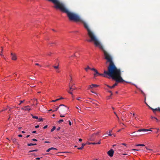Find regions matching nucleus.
Masks as SVG:
<instances>
[{
    "label": "nucleus",
    "instance_id": "f3484780",
    "mask_svg": "<svg viewBox=\"0 0 160 160\" xmlns=\"http://www.w3.org/2000/svg\"><path fill=\"white\" fill-rule=\"evenodd\" d=\"M55 129H56V127L55 126L53 127L52 128L51 130V132H53L54 130H55Z\"/></svg>",
    "mask_w": 160,
    "mask_h": 160
},
{
    "label": "nucleus",
    "instance_id": "0eeeda50",
    "mask_svg": "<svg viewBox=\"0 0 160 160\" xmlns=\"http://www.w3.org/2000/svg\"><path fill=\"white\" fill-rule=\"evenodd\" d=\"M98 85L94 84H92L91 85L88 86V89H90L91 88H96L98 87Z\"/></svg>",
    "mask_w": 160,
    "mask_h": 160
},
{
    "label": "nucleus",
    "instance_id": "f704fd0d",
    "mask_svg": "<svg viewBox=\"0 0 160 160\" xmlns=\"http://www.w3.org/2000/svg\"><path fill=\"white\" fill-rule=\"evenodd\" d=\"M86 145L85 144H84V143H82V148H83L84 146H85V145Z\"/></svg>",
    "mask_w": 160,
    "mask_h": 160
},
{
    "label": "nucleus",
    "instance_id": "c03bdc74",
    "mask_svg": "<svg viewBox=\"0 0 160 160\" xmlns=\"http://www.w3.org/2000/svg\"><path fill=\"white\" fill-rule=\"evenodd\" d=\"M68 122H69V125H72V123H71V122L70 121H69Z\"/></svg>",
    "mask_w": 160,
    "mask_h": 160
},
{
    "label": "nucleus",
    "instance_id": "4be33fe9",
    "mask_svg": "<svg viewBox=\"0 0 160 160\" xmlns=\"http://www.w3.org/2000/svg\"><path fill=\"white\" fill-rule=\"evenodd\" d=\"M100 133V132L98 131V132H96V133H93V134H95V136L96 135H98Z\"/></svg>",
    "mask_w": 160,
    "mask_h": 160
},
{
    "label": "nucleus",
    "instance_id": "5701e85b",
    "mask_svg": "<svg viewBox=\"0 0 160 160\" xmlns=\"http://www.w3.org/2000/svg\"><path fill=\"white\" fill-rule=\"evenodd\" d=\"M112 130H110L109 131V134H108V135L109 136H111L112 135V134H111V132H112Z\"/></svg>",
    "mask_w": 160,
    "mask_h": 160
},
{
    "label": "nucleus",
    "instance_id": "2eb2a0df",
    "mask_svg": "<svg viewBox=\"0 0 160 160\" xmlns=\"http://www.w3.org/2000/svg\"><path fill=\"white\" fill-rule=\"evenodd\" d=\"M85 69L86 71L87 72L88 69H90V68L89 67V66H87V68H85Z\"/></svg>",
    "mask_w": 160,
    "mask_h": 160
},
{
    "label": "nucleus",
    "instance_id": "a19ab883",
    "mask_svg": "<svg viewBox=\"0 0 160 160\" xmlns=\"http://www.w3.org/2000/svg\"><path fill=\"white\" fill-rule=\"evenodd\" d=\"M47 127H48V126L47 125H46V126H44L43 127V128L46 129V128H47Z\"/></svg>",
    "mask_w": 160,
    "mask_h": 160
},
{
    "label": "nucleus",
    "instance_id": "0e129e2a",
    "mask_svg": "<svg viewBox=\"0 0 160 160\" xmlns=\"http://www.w3.org/2000/svg\"><path fill=\"white\" fill-rule=\"evenodd\" d=\"M107 86L108 87V88H111V86H109L108 85H107Z\"/></svg>",
    "mask_w": 160,
    "mask_h": 160
},
{
    "label": "nucleus",
    "instance_id": "4d7b16f0",
    "mask_svg": "<svg viewBox=\"0 0 160 160\" xmlns=\"http://www.w3.org/2000/svg\"><path fill=\"white\" fill-rule=\"evenodd\" d=\"M93 104H94L95 105V106H98V105L97 103H93Z\"/></svg>",
    "mask_w": 160,
    "mask_h": 160
},
{
    "label": "nucleus",
    "instance_id": "680f3d73",
    "mask_svg": "<svg viewBox=\"0 0 160 160\" xmlns=\"http://www.w3.org/2000/svg\"><path fill=\"white\" fill-rule=\"evenodd\" d=\"M82 141V139H81V138H80V139H79V142H81Z\"/></svg>",
    "mask_w": 160,
    "mask_h": 160
},
{
    "label": "nucleus",
    "instance_id": "473e14b6",
    "mask_svg": "<svg viewBox=\"0 0 160 160\" xmlns=\"http://www.w3.org/2000/svg\"><path fill=\"white\" fill-rule=\"evenodd\" d=\"M68 92L70 94H71V95H72V92H70V91H68Z\"/></svg>",
    "mask_w": 160,
    "mask_h": 160
},
{
    "label": "nucleus",
    "instance_id": "f8f14e48",
    "mask_svg": "<svg viewBox=\"0 0 160 160\" xmlns=\"http://www.w3.org/2000/svg\"><path fill=\"white\" fill-rule=\"evenodd\" d=\"M37 144L36 143L32 144V143H28V146H34L36 145Z\"/></svg>",
    "mask_w": 160,
    "mask_h": 160
},
{
    "label": "nucleus",
    "instance_id": "603ef678",
    "mask_svg": "<svg viewBox=\"0 0 160 160\" xmlns=\"http://www.w3.org/2000/svg\"><path fill=\"white\" fill-rule=\"evenodd\" d=\"M122 145H123L125 146H126V144L124 143H122Z\"/></svg>",
    "mask_w": 160,
    "mask_h": 160
},
{
    "label": "nucleus",
    "instance_id": "f03ea898",
    "mask_svg": "<svg viewBox=\"0 0 160 160\" xmlns=\"http://www.w3.org/2000/svg\"><path fill=\"white\" fill-rule=\"evenodd\" d=\"M59 108V113H63L68 109V108L63 104H61L58 107Z\"/></svg>",
    "mask_w": 160,
    "mask_h": 160
},
{
    "label": "nucleus",
    "instance_id": "a878e982",
    "mask_svg": "<svg viewBox=\"0 0 160 160\" xmlns=\"http://www.w3.org/2000/svg\"><path fill=\"white\" fill-rule=\"evenodd\" d=\"M69 83H70V86H72L73 87V86H74L75 84L74 83H72L71 82H70Z\"/></svg>",
    "mask_w": 160,
    "mask_h": 160
},
{
    "label": "nucleus",
    "instance_id": "c9c22d12",
    "mask_svg": "<svg viewBox=\"0 0 160 160\" xmlns=\"http://www.w3.org/2000/svg\"><path fill=\"white\" fill-rule=\"evenodd\" d=\"M7 109V108H6L5 109H2L1 111H0V112H2V111H5Z\"/></svg>",
    "mask_w": 160,
    "mask_h": 160
},
{
    "label": "nucleus",
    "instance_id": "4c0bfd02",
    "mask_svg": "<svg viewBox=\"0 0 160 160\" xmlns=\"http://www.w3.org/2000/svg\"><path fill=\"white\" fill-rule=\"evenodd\" d=\"M32 140L34 141H37V140L36 139H32Z\"/></svg>",
    "mask_w": 160,
    "mask_h": 160
},
{
    "label": "nucleus",
    "instance_id": "052dcab7",
    "mask_svg": "<svg viewBox=\"0 0 160 160\" xmlns=\"http://www.w3.org/2000/svg\"><path fill=\"white\" fill-rule=\"evenodd\" d=\"M145 103L149 107V108L150 107L148 104L147 103H146V102L145 101Z\"/></svg>",
    "mask_w": 160,
    "mask_h": 160
},
{
    "label": "nucleus",
    "instance_id": "ea45409f",
    "mask_svg": "<svg viewBox=\"0 0 160 160\" xmlns=\"http://www.w3.org/2000/svg\"><path fill=\"white\" fill-rule=\"evenodd\" d=\"M60 127H58L57 129V131H59L60 130Z\"/></svg>",
    "mask_w": 160,
    "mask_h": 160
},
{
    "label": "nucleus",
    "instance_id": "39448f33",
    "mask_svg": "<svg viewBox=\"0 0 160 160\" xmlns=\"http://www.w3.org/2000/svg\"><path fill=\"white\" fill-rule=\"evenodd\" d=\"M12 56V59L13 60H16L17 59L16 55L15 54L11 53V54Z\"/></svg>",
    "mask_w": 160,
    "mask_h": 160
},
{
    "label": "nucleus",
    "instance_id": "6e6d98bb",
    "mask_svg": "<svg viewBox=\"0 0 160 160\" xmlns=\"http://www.w3.org/2000/svg\"><path fill=\"white\" fill-rule=\"evenodd\" d=\"M100 143H101V142H100V141L98 143H97V144H100Z\"/></svg>",
    "mask_w": 160,
    "mask_h": 160
},
{
    "label": "nucleus",
    "instance_id": "49530a36",
    "mask_svg": "<svg viewBox=\"0 0 160 160\" xmlns=\"http://www.w3.org/2000/svg\"><path fill=\"white\" fill-rule=\"evenodd\" d=\"M39 126L38 125H37V126H36L35 127L36 128H39Z\"/></svg>",
    "mask_w": 160,
    "mask_h": 160
},
{
    "label": "nucleus",
    "instance_id": "3c124183",
    "mask_svg": "<svg viewBox=\"0 0 160 160\" xmlns=\"http://www.w3.org/2000/svg\"><path fill=\"white\" fill-rule=\"evenodd\" d=\"M52 54L51 52H50L49 53H48V55H49V56H50V55Z\"/></svg>",
    "mask_w": 160,
    "mask_h": 160
},
{
    "label": "nucleus",
    "instance_id": "338daca9",
    "mask_svg": "<svg viewBox=\"0 0 160 160\" xmlns=\"http://www.w3.org/2000/svg\"><path fill=\"white\" fill-rule=\"evenodd\" d=\"M56 72H60L59 71L58 69H57L56 70Z\"/></svg>",
    "mask_w": 160,
    "mask_h": 160
},
{
    "label": "nucleus",
    "instance_id": "e2e57ef3",
    "mask_svg": "<svg viewBox=\"0 0 160 160\" xmlns=\"http://www.w3.org/2000/svg\"><path fill=\"white\" fill-rule=\"evenodd\" d=\"M113 112H114V113L116 115V116H117V114H116V112H114V111Z\"/></svg>",
    "mask_w": 160,
    "mask_h": 160
},
{
    "label": "nucleus",
    "instance_id": "cd10ccee",
    "mask_svg": "<svg viewBox=\"0 0 160 160\" xmlns=\"http://www.w3.org/2000/svg\"><path fill=\"white\" fill-rule=\"evenodd\" d=\"M51 149L50 148H48V149H47L46 151V152H49L50 150H51Z\"/></svg>",
    "mask_w": 160,
    "mask_h": 160
},
{
    "label": "nucleus",
    "instance_id": "bf43d9fd",
    "mask_svg": "<svg viewBox=\"0 0 160 160\" xmlns=\"http://www.w3.org/2000/svg\"><path fill=\"white\" fill-rule=\"evenodd\" d=\"M32 132V133H36V131H34Z\"/></svg>",
    "mask_w": 160,
    "mask_h": 160
},
{
    "label": "nucleus",
    "instance_id": "e433bc0d",
    "mask_svg": "<svg viewBox=\"0 0 160 160\" xmlns=\"http://www.w3.org/2000/svg\"><path fill=\"white\" fill-rule=\"evenodd\" d=\"M42 121V118H40L39 119V121Z\"/></svg>",
    "mask_w": 160,
    "mask_h": 160
},
{
    "label": "nucleus",
    "instance_id": "a211bd4d",
    "mask_svg": "<svg viewBox=\"0 0 160 160\" xmlns=\"http://www.w3.org/2000/svg\"><path fill=\"white\" fill-rule=\"evenodd\" d=\"M32 116L33 118L36 119H38V117L36 116H33V115H32Z\"/></svg>",
    "mask_w": 160,
    "mask_h": 160
},
{
    "label": "nucleus",
    "instance_id": "c756f323",
    "mask_svg": "<svg viewBox=\"0 0 160 160\" xmlns=\"http://www.w3.org/2000/svg\"><path fill=\"white\" fill-rule=\"evenodd\" d=\"M90 69H91V70H93V71H95V70H96V69L95 68H90Z\"/></svg>",
    "mask_w": 160,
    "mask_h": 160
},
{
    "label": "nucleus",
    "instance_id": "f257e3e1",
    "mask_svg": "<svg viewBox=\"0 0 160 160\" xmlns=\"http://www.w3.org/2000/svg\"><path fill=\"white\" fill-rule=\"evenodd\" d=\"M62 12L67 14L70 20L75 22H80L83 24L85 28L87 30L88 35L90 38L87 40L88 42H93L96 47H99L102 50L104 53L105 58L107 60V63L109 62V65L108 67V70H104L103 73L100 74L98 72L97 70L94 71L95 77L100 75L105 78H112L117 82H124L121 77V72L120 69H118L112 61V58L111 55L106 51L103 46L101 44L94 32L90 29L88 24L83 21L77 14L71 12L69 10H60Z\"/></svg>",
    "mask_w": 160,
    "mask_h": 160
},
{
    "label": "nucleus",
    "instance_id": "79ce46f5",
    "mask_svg": "<svg viewBox=\"0 0 160 160\" xmlns=\"http://www.w3.org/2000/svg\"><path fill=\"white\" fill-rule=\"evenodd\" d=\"M70 82H71L72 81V77L70 75Z\"/></svg>",
    "mask_w": 160,
    "mask_h": 160
},
{
    "label": "nucleus",
    "instance_id": "dca6fc26",
    "mask_svg": "<svg viewBox=\"0 0 160 160\" xmlns=\"http://www.w3.org/2000/svg\"><path fill=\"white\" fill-rule=\"evenodd\" d=\"M1 48H2V51H1V53H2V51H3V48L2 47H1ZM0 55L2 57L4 58V56L2 54V53H1L0 54Z\"/></svg>",
    "mask_w": 160,
    "mask_h": 160
},
{
    "label": "nucleus",
    "instance_id": "1a4fd4ad",
    "mask_svg": "<svg viewBox=\"0 0 160 160\" xmlns=\"http://www.w3.org/2000/svg\"><path fill=\"white\" fill-rule=\"evenodd\" d=\"M12 140L13 142L14 143L18 144V142L17 141V140L15 138H12Z\"/></svg>",
    "mask_w": 160,
    "mask_h": 160
},
{
    "label": "nucleus",
    "instance_id": "72a5a7b5",
    "mask_svg": "<svg viewBox=\"0 0 160 160\" xmlns=\"http://www.w3.org/2000/svg\"><path fill=\"white\" fill-rule=\"evenodd\" d=\"M24 100H23V101H20V103L19 104V105L21 104L23 102H24Z\"/></svg>",
    "mask_w": 160,
    "mask_h": 160
},
{
    "label": "nucleus",
    "instance_id": "6e6552de",
    "mask_svg": "<svg viewBox=\"0 0 160 160\" xmlns=\"http://www.w3.org/2000/svg\"><path fill=\"white\" fill-rule=\"evenodd\" d=\"M150 108L152 110L154 113H155V111H159L160 112V108L158 107V108H156L155 109H153L151 107H150Z\"/></svg>",
    "mask_w": 160,
    "mask_h": 160
},
{
    "label": "nucleus",
    "instance_id": "37998d69",
    "mask_svg": "<svg viewBox=\"0 0 160 160\" xmlns=\"http://www.w3.org/2000/svg\"><path fill=\"white\" fill-rule=\"evenodd\" d=\"M64 117H65V116L63 115H60V117L61 118Z\"/></svg>",
    "mask_w": 160,
    "mask_h": 160
},
{
    "label": "nucleus",
    "instance_id": "b1692460",
    "mask_svg": "<svg viewBox=\"0 0 160 160\" xmlns=\"http://www.w3.org/2000/svg\"><path fill=\"white\" fill-rule=\"evenodd\" d=\"M63 119H61L58 121V122L59 123H60L61 122H63Z\"/></svg>",
    "mask_w": 160,
    "mask_h": 160
},
{
    "label": "nucleus",
    "instance_id": "bb28decb",
    "mask_svg": "<svg viewBox=\"0 0 160 160\" xmlns=\"http://www.w3.org/2000/svg\"><path fill=\"white\" fill-rule=\"evenodd\" d=\"M83 148L82 147V146L80 148H78V149L79 150H82L83 149Z\"/></svg>",
    "mask_w": 160,
    "mask_h": 160
},
{
    "label": "nucleus",
    "instance_id": "864d4df0",
    "mask_svg": "<svg viewBox=\"0 0 160 160\" xmlns=\"http://www.w3.org/2000/svg\"><path fill=\"white\" fill-rule=\"evenodd\" d=\"M109 92L110 93H111V95H112V91H109Z\"/></svg>",
    "mask_w": 160,
    "mask_h": 160
},
{
    "label": "nucleus",
    "instance_id": "5fc2aeb1",
    "mask_svg": "<svg viewBox=\"0 0 160 160\" xmlns=\"http://www.w3.org/2000/svg\"><path fill=\"white\" fill-rule=\"evenodd\" d=\"M18 136L20 137H22V135L21 134H19L18 135Z\"/></svg>",
    "mask_w": 160,
    "mask_h": 160
},
{
    "label": "nucleus",
    "instance_id": "c85d7f7f",
    "mask_svg": "<svg viewBox=\"0 0 160 160\" xmlns=\"http://www.w3.org/2000/svg\"><path fill=\"white\" fill-rule=\"evenodd\" d=\"M50 149H51V150H54V149H55V150H57V149H56V148H50Z\"/></svg>",
    "mask_w": 160,
    "mask_h": 160
},
{
    "label": "nucleus",
    "instance_id": "7ed1b4c3",
    "mask_svg": "<svg viewBox=\"0 0 160 160\" xmlns=\"http://www.w3.org/2000/svg\"><path fill=\"white\" fill-rule=\"evenodd\" d=\"M148 131H152L150 129H138V132H140L141 131L143 132H144L143 134H146V133H147L148 132Z\"/></svg>",
    "mask_w": 160,
    "mask_h": 160
},
{
    "label": "nucleus",
    "instance_id": "4468645a",
    "mask_svg": "<svg viewBox=\"0 0 160 160\" xmlns=\"http://www.w3.org/2000/svg\"><path fill=\"white\" fill-rule=\"evenodd\" d=\"M137 146H144L145 145L143 144H138L136 145Z\"/></svg>",
    "mask_w": 160,
    "mask_h": 160
},
{
    "label": "nucleus",
    "instance_id": "6ab92c4d",
    "mask_svg": "<svg viewBox=\"0 0 160 160\" xmlns=\"http://www.w3.org/2000/svg\"><path fill=\"white\" fill-rule=\"evenodd\" d=\"M56 107V108H55V110H54L53 112H55V111H57L58 110V109L59 108H59H58V107L57 106Z\"/></svg>",
    "mask_w": 160,
    "mask_h": 160
},
{
    "label": "nucleus",
    "instance_id": "ddd939ff",
    "mask_svg": "<svg viewBox=\"0 0 160 160\" xmlns=\"http://www.w3.org/2000/svg\"><path fill=\"white\" fill-rule=\"evenodd\" d=\"M118 83L117 82H116L113 85V86H111V88H113L115 87V86L117 85Z\"/></svg>",
    "mask_w": 160,
    "mask_h": 160
},
{
    "label": "nucleus",
    "instance_id": "aec40b11",
    "mask_svg": "<svg viewBox=\"0 0 160 160\" xmlns=\"http://www.w3.org/2000/svg\"><path fill=\"white\" fill-rule=\"evenodd\" d=\"M38 150L37 149H35V150H31V151H30L29 152H37L38 151Z\"/></svg>",
    "mask_w": 160,
    "mask_h": 160
},
{
    "label": "nucleus",
    "instance_id": "9b49d317",
    "mask_svg": "<svg viewBox=\"0 0 160 160\" xmlns=\"http://www.w3.org/2000/svg\"><path fill=\"white\" fill-rule=\"evenodd\" d=\"M29 106L25 107L24 108H25V110L29 111L31 110V108H29Z\"/></svg>",
    "mask_w": 160,
    "mask_h": 160
},
{
    "label": "nucleus",
    "instance_id": "393cba45",
    "mask_svg": "<svg viewBox=\"0 0 160 160\" xmlns=\"http://www.w3.org/2000/svg\"><path fill=\"white\" fill-rule=\"evenodd\" d=\"M58 100H59V99H56V100H53L52 101H51V102H56V101H58Z\"/></svg>",
    "mask_w": 160,
    "mask_h": 160
},
{
    "label": "nucleus",
    "instance_id": "a18cd8bd",
    "mask_svg": "<svg viewBox=\"0 0 160 160\" xmlns=\"http://www.w3.org/2000/svg\"><path fill=\"white\" fill-rule=\"evenodd\" d=\"M91 144H93V145H95L97 144V143L95 142H91Z\"/></svg>",
    "mask_w": 160,
    "mask_h": 160
},
{
    "label": "nucleus",
    "instance_id": "774afa93",
    "mask_svg": "<svg viewBox=\"0 0 160 160\" xmlns=\"http://www.w3.org/2000/svg\"><path fill=\"white\" fill-rule=\"evenodd\" d=\"M22 110H25V108H24V107H23V108H22Z\"/></svg>",
    "mask_w": 160,
    "mask_h": 160
},
{
    "label": "nucleus",
    "instance_id": "7c9ffc66",
    "mask_svg": "<svg viewBox=\"0 0 160 160\" xmlns=\"http://www.w3.org/2000/svg\"><path fill=\"white\" fill-rule=\"evenodd\" d=\"M35 65H37V66H40V67H42V66L40 65L38 63H35Z\"/></svg>",
    "mask_w": 160,
    "mask_h": 160
},
{
    "label": "nucleus",
    "instance_id": "423d86ee",
    "mask_svg": "<svg viewBox=\"0 0 160 160\" xmlns=\"http://www.w3.org/2000/svg\"><path fill=\"white\" fill-rule=\"evenodd\" d=\"M95 139V134H92L90 137L89 140L90 141H94Z\"/></svg>",
    "mask_w": 160,
    "mask_h": 160
},
{
    "label": "nucleus",
    "instance_id": "58836bf2",
    "mask_svg": "<svg viewBox=\"0 0 160 160\" xmlns=\"http://www.w3.org/2000/svg\"><path fill=\"white\" fill-rule=\"evenodd\" d=\"M132 150L134 151H138L139 150L138 149H132Z\"/></svg>",
    "mask_w": 160,
    "mask_h": 160
},
{
    "label": "nucleus",
    "instance_id": "69168bd1",
    "mask_svg": "<svg viewBox=\"0 0 160 160\" xmlns=\"http://www.w3.org/2000/svg\"><path fill=\"white\" fill-rule=\"evenodd\" d=\"M49 142H48V141H45V143H49Z\"/></svg>",
    "mask_w": 160,
    "mask_h": 160
},
{
    "label": "nucleus",
    "instance_id": "2f4dec72",
    "mask_svg": "<svg viewBox=\"0 0 160 160\" xmlns=\"http://www.w3.org/2000/svg\"><path fill=\"white\" fill-rule=\"evenodd\" d=\"M141 93L143 95L145 96V93H144V92H143V91L142 90H141Z\"/></svg>",
    "mask_w": 160,
    "mask_h": 160
},
{
    "label": "nucleus",
    "instance_id": "9d476101",
    "mask_svg": "<svg viewBox=\"0 0 160 160\" xmlns=\"http://www.w3.org/2000/svg\"><path fill=\"white\" fill-rule=\"evenodd\" d=\"M69 87L70 90L72 91H73V90L76 89L75 88H73L72 86H70V83H69Z\"/></svg>",
    "mask_w": 160,
    "mask_h": 160
},
{
    "label": "nucleus",
    "instance_id": "8fccbe9b",
    "mask_svg": "<svg viewBox=\"0 0 160 160\" xmlns=\"http://www.w3.org/2000/svg\"><path fill=\"white\" fill-rule=\"evenodd\" d=\"M40 158H36L35 159H36V160H40Z\"/></svg>",
    "mask_w": 160,
    "mask_h": 160
},
{
    "label": "nucleus",
    "instance_id": "13d9d810",
    "mask_svg": "<svg viewBox=\"0 0 160 160\" xmlns=\"http://www.w3.org/2000/svg\"><path fill=\"white\" fill-rule=\"evenodd\" d=\"M63 99V98L61 97V98H58V99H59V100H60L62 99Z\"/></svg>",
    "mask_w": 160,
    "mask_h": 160
},
{
    "label": "nucleus",
    "instance_id": "20e7f679",
    "mask_svg": "<svg viewBox=\"0 0 160 160\" xmlns=\"http://www.w3.org/2000/svg\"><path fill=\"white\" fill-rule=\"evenodd\" d=\"M108 154L110 157L113 156L114 153V151L112 149H111L108 152Z\"/></svg>",
    "mask_w": 160,
    "mask_h": 160
},
{
    "label": "nucleus",
    "instance_id": "412c9836",
    "mask_svg": "<svg viewBox=\"0 0 160 160\" xmlns=\"http://www.w3.org/2000/svg\"><path fill=\"white\" fill-rule=\"evenodd\" d=\"M53 67L55 68V69H57L58 68V66H53Z\"/></svg>",
    "mask_w": 160,
    "mask_h": 160
},
{
    "label": "nucleus",
    "instance_id": "09e8293b",
    "mask_svg": "<svg viewBox=\"0 0 160 160\" xmlns=\"http://www.w3.org/2000/svg\"><path fill=\"white\" fill-rule=\"evenodd\" d=\"M154 118V119H155L156 120V121H157V122H158V119H157V118Z\"/></svg>",
    "mask_w": 160,
    "mask_h": 160
},
{
    "label": "nucleus",
    "instance_id": "de8ad7c7",
    "mask_svg": "<svg viewBox=\"0 0 160 160\" xmlns=\"http://www.w3.org/2000/svg\"><path fill=\"white\" fill-rule=\"evenodd\" d=\"M86 144L89 145L91 144V142H88L86 143Z\"/></svg>",
    "mask_w": 160,
    "mask_h": 160
}]
</instances>
